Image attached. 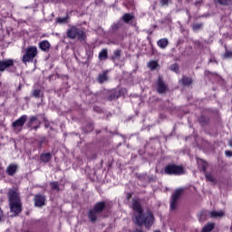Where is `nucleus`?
I'll use <instances>...</instances> for the list:
<instances>
[{
	"label": "nucleus",
	"instance_id": "7ed1b4c3",
	"mask_svg": "<svg viewBox=\"0 0 232 232\" xmlns=\"http://www.w3.org/2000/svg\"><path fill=\"white\" fill-rule=\"evenodd\" d=\"M35 55H37V47L36 46H29L25 49V53L22 57L23 63L26 64V63H30L31 61H34L35 58Z\"/></svg>",
	"mask_w": 232,
	"mask_h": 232
},
{
	"label": "nucleus",
	"instance_id": "f03ea898",
	"mask_svg": "<svg viewBox=\"0 0 232 232\" xmlns=\"http://www.w3.org/2000/svg\"><path fill=\"white\" fill-rule=\"evenodd\" d=\"M8 200L11 213H14V217L21 213V199L19 198V193L16 189H10L8 192Z\"/></svg>",
	"mask_w": 232,
	"mask_h": 232
},
{
	"label": "nucleus",
	"instance_id": "a19ab883",
	"mask_svg": "<svg viewBox=\"0 0 232 232\" xmlns=\"http://www.w3.org/2000/svg\"><path fill=\"white\" fill-rule=\"evenodd\" d=\"M228 144H229V146H231V148H232V139L229 140Z\"/></svg>",
	"mask_w": 232,
	"mask_h": 232
},
{
	"label": "nucleus",
	"instance_id": "bb28decb",
	"mask_svg": "<svg viewBox=\"0 0 232 232\" xmlns=\"http://www.w3.org/2000/svg\"><path fill=\"white\" fill-rule=\"evenodd\" d=\"M157 66H159V63L156 61H151L148 63V67L150 70H155V68H157Z\"/></svg>",
	"mask_w": 232,
	"mask_h": 232
},
{
	"label": "nucleus",
	"instance_id": "6e6552de",
	"mask_svg": "<svg viewBox=\"0 0 232 232\" xmlns=\"http://www.w3.org/2000/svg\"><path fill=\"white\" fill-rule=\"evenodd\" d=\"M156 90L158 93H164V92H166L167 90L166 83L164 82V80H162V77L160 76H159V79L157 81Z\"/></svg>",
	"mask_w": 232,
	"mask_h": 232
},
{
	"label": "nucleus",
	"instance_id": "2eb2a0df",
	"mask_svg": "<svg viewBox=\"0 0 232 232\" xmlns=\"http://www.w3.org/2000/svg\"><path fill=\"white\" fill-rule=\"evenodd\" d=\"M39 48L43 52H48L50 50V42L49 41H43L39 44Z\"/></svg>",
	"mask_w": 232,
	"mask_h": 232
},
{
	"label": "nucleus",
	"instance_id": "4c0bfd02",
	"mask_svg": "<svg viewBox=\"0 0 232 232\" xmlns=\"http://www.w3.org/2000/svg\"><path fill=\"white\" fill-rule=\"evenodd\" d=\"M3 220V210L0 208V222Z\"/></svg>",
	"mask_w": 232,
	"mask_h": 232
},
{
	"label": "nucleus",
	"instance_id": "c756f323",
	"mask_svg": "<svg viewBox=\"0 0 232 232\" xmlns=\"http://www.w3.org/2000/svg\"><path fill=\"white\" fill-rule=\"evenodd\" d=\"M51 188H52V189H56L57 191H59V183L57 181L52 182Z\"/></svg>",
	"mask_w": 232,
	"mask_h": 232
},
{
	"label": "nucleus",
	"instance_id": "a211bd4d",
	"mask_svg": "<svg viewBox=\"0 0 232 232\" xmlns=\"http://www.w3.org/2000/svg\"><path fill=\"white\" fill-rule=\"evenodd\" d=\"M51 160H52V154L51 153H45V154H42L40 156V160L42 162H44V164L50 162Z\"/></svg>",
	"mask_w": 232,
	"mask_h": 232
},
{
	"label": "nucleus",
	"instance_id": "f257e3e1",
	"mask_svg": "<svg viewBox=\"0 0 232 232\" xmlns=\"http://www.w3.org/2000/svg\"><path fill=\"white\" fill-rule=\"evenodd\" d=\"M132 209L134 211L133 220L137 226H145L147 229H150L153 226L155 221L153 214L150 211L142 212V207L137 199L132 200Z\"/></svg>",
	"mask_w": 232,
	"mask_h": 232
},
{
	"label": "nucleus",
	"instance_id": "79ce46f5",
	"mask_svg": "<svg viewBox=\"0 0 232 232\" xmlns=\"http://www.w3.org/2000/svg\"><path fill=\"white\" fill-rule=\"evenodd\" d=\"M0 173H3V169L0 167Z\"/></svg>",
	"mask_w": 232,
	"mask_h": 232
},
{
	"label": "nucleus",
	"instance_id": "cd10ccee",
	"mask_svg": "<svg viewBox=\"0 0 232 232\" xmlns=\"http://www.w3.org/2000/svg\"><path fill=\"white\" fill-rule=\"evenodd\" d=\"M121 50H115L113 53L112 61L119 59V57H121Z\"/></svg>",
	"mask_w": 232,
	"mask_h": 232
},
{
	"label": "nucleus",
	"instance_id": "0eeeda50",
	"mask_svg": "<svg viewBox=\"0 0 232 232\" xmlns=\"http://www.w3.org/2000/svg\"><path fill=\"white\" fill-rule=\"evenodd\" d=\"M34 202L35 208H43L46 206V197L44 195L36 194L34 197Z\"/></svg>",
	"mask_w": 232,
	"mask_h": 232
},
{
	"label": "nucleus",
	"instance_id": "412c9836",
	"mask_svg": "<svg viewBox=\"0 0 232 232\" xmlns=\"http://www.w3.org/2000/svg\"><path fill=\"white\" fill-rule=\"evenodd\" d=\"M97 213L95 210H90L88 214V218L91 220V222H95L97 220Z\"/></svg>",
	"mask_w": 232,
	"mask_h": 232
},
{
	"label": "nucleus",
	"instance_id": "b1692460",
	"mask_svg": "<svg viewBox=\"0 0 232 232\" xmlns=\"http://www.w3.org/2000/svg\"><path fill=\"white\" fill-rule=\"evenodd\" d=\"M181 82L184 86H189V84H191L193 81L191 80V78L184 76L181 80Z\"/></svg>",
	"mask_w": 232,
	"mask_h": 232
},
{
	"label": "nucleus",
	"instance_id": "20e7f679",
	"mask_svg": "<svg viewBox=\"0 0 232 232\" xmlns=\"http://www.w3.org/2000/svg\"><path fill=\"white\" fill-rule=\"evenodd\" d=\"M67 37L69 39H75V37H77V39H81L82 41H84V37H85L84 31L78 29L75 26H72L67 30Z\"/></svg>",
	"mask_w": 232,
	"mask_h": 232
},
{
	"label": "nucleus",
	"instance_id": "a878e982",
	"mask_svg": "<svg viewBox=\"0 0 232 232\" xmlns=\"http://www.w3.org/2000/svg\"><path fill=\"white\" fill-rule=\"evenodd\" d=\"M124 23H130V21H131V19H133V15L130 14H125L122 17Z\"/></svg>",
	"mask_w": 232,
	"mask_h": 232
},
{
	"label": "nucleus",
	"instance_id": "4468645a",
	"mask_svg": "<svg viewBox=\"0 0 232 232\" xmlns=\"http://www.w3.org/2000/svg\"><path fill=\"white\" fill-rule=\"evenodd\" d=\"M16 171H17L16 164H10L6 169L7 175H10L11 177L15 175Z\"/></svg>",
	"mask_w": 232,
	"mask_h": 232
},
{
	"label": "nucleus",
	"instance_id": "37998d69",
	"mask_svg": "<svg viewBox=\"0 0 232 232\" xmlns=\"http://www.w3.org/2000/svg\"><path fill=\"white\" fill-rule=\"evenodd\" d=\"M130 197H131V194H128V198H130Z\"/></svg>",
	"mask_w": 232,
	"mask_h": 232
},
{
	"label": "nucleus",
	"instance_id": "c85d7f7f",
	"mask_svg": "<svg viewBox=\"0 0 232 232\" xmlns=\"http://www.w3.org/2000/svg\"><path fill=\"white\" fill-rule=\"evenodd\" d=\"M170 70H171L172 72H175V73H179V64L173 63V64L170 66Z\"/></svg>",
	"mask_w": 232,
	"mask_h": 232
},
{
	"label": "nucleus",
	"instance_id": "dca6fc26",
	"mask_svg": "<svg viewBox=\"0 0 232 232\" xmlns=\"http://www.w3.org/2000/svg\"><path fill=\"white\" fill-rule=\"evenodd\" d=\"M213 229H215V223L209 222L203 227L201 232H211Z\"/></svg>",
	"mask_w": 232,
	"mask_h": 232
},
{
	"label": "nucleus",
	"instance_id": "aec40b11",
	"mask_svg": "<svg viewBox=\"0 0 232 232\" xmlns=\"http://www.w3.org/2000/svg\"><path fill=\"white\" fill-rule=\"evenodd\" d=\"M105 208V204L104 202H99L94 206V211L96 213H101L102 211V209H104Z\"/></svg>",
	"mask_w": 232,
	"mask_h": 232
},
{
	"label": "nucleus",
	"instance_id": "f704fd0d",
	"mask_svg": "<svg viewBox=\"0 0 232 232\" xmlns=\"http://www.w3.org/2000/svg\"><path fill=\"white\" fill-rule=\"evenodd\" d=\"M225 155H226V157H231L232 156V151L231 150H226Z\"/></svg>",
	"mask_w": 232,
	"mask_h": 232
},
{
	"label": "nucleus",
	"instance_id": "c9c22d12",
	"mask_svg": "<svg viewBox=\"0 0 232 232\" xmlns=\"http://www.w3.org/2000/svg\"><path fill=\"white\" fill-rule=\"evenodd\" d=\"M58 23H66V18H58Z\"/></svg>",
	"mask_w": 232,
	"mask_h": 232
},
{
	"label": "nucleus",
	"instance_id": "4be33fe9",
	"mask_svg": "<svg viewBox=\"0 0 232 232\" xmlns=\"http://www.w3.org/2000/svg\"><path fill=\"white\" fill-rule=\"evenodd\" d=\"M198 166L201 169V171H206V168L208 167V163L202 160H198Z\"/></svg>",
	"mask_w": 232,
	"mask_h": 232
},
{
	"label": "nucleus",
	"instance_id": "9d476101",
	"mask_svg": "<svg viewBox=\"0 0 232 232\" xmlns=\"http://www.w3.org/2000/svg\"><path fill=\"white\" fill-rule=\"evenodd\" d=\"M10 66H14V60L8 59L0 61V72H5V69L10 68Z\"/></svg>",
	"mask_w": 232,
	"mask_h": 232
},
{
	"label": "nucleus",
	"instance_id": "393cba45",
	"mask_svg": "<svg viewBox=\"0 0 232 232\" xmlns=\"http://www.w3.org/2000/svg\"><path fill=\"white\" fill-rule=\"evenodd\" d=\"M205 177H206V180H208V182H215V177L213 176V174L206 173Z\"/></svg>",
	"mask_w": 232,
	"mask_h": 232
},
{
	"label": "nucleus",
	"instance_id": "e433bc0d",
	"mask_svg": "<svg viewBox=\"0 0 232 232\" xmlns=\"http://www.w3.org/2000/svg\"><path fill=\"white\" fill-rule=\"evenodd\" d=\"M30 121H31V122H34V121H37V117L32 116Z\"/></svg>",
	"mask_w": 232,
	"mask_h": 232
},
{
	"label": "nucleus",
	"instance_id": "473e14b6",
	"mask_svg": "<svg viewBox=\"0 0 232 232\" xmlns=\"http://www.w3.org/2000/svg\"><path fill=\"white\" fill-rule=\"evenodd\" d=\"M34 97L36 99L39 98V95H41V91L40 90H34L33 92Z\"/></svg>",
	"mask_w": 232,
	"mask_h": 232
},
{
	"label": "nucleus",
	"instance_id": "2f4dec72",
	"mask_svg": "<svg viewBox=\"0 0 232 232\" xmlns=\"http://www.w3.org/2000/svg\"><path fill=\"white\" fill-rule=\"evenodd\" d=\"M160 3L161 6H168L171 3V0H160Z\"/></svg>",
	"mask_w": 232,
	"mask_h": 232
},
{
	"label": "nucleus",
	"instance_id": "9b49d317",
	"mask_svg": "<svg viewBox=\"0 0 232 232\" xmlns=\"http://www.w3.org/2000/svg\"><path fill=\"white\" fill-rule=\"evenodd\" d=\"M225 213L222 210L217 211V210H212L208 212V216L210 218H222L224 217Z\"/></svg>",
	"mask_w": 232,
	"mask_h": 232
},
{
	"label": "nucleus",
	"instance_id": "72a5a7b5",
	"mask_svg": "<svg viewBox=\"0 0 232 232\" xmlns=\"http://www.w3.org/2000/svg\"><path fill=\"white\" fill-rule=\"evenodd\" d=\"M202 28V24H195L193 25V30H200Z\"/></svg>",
	"mask_w": 232,
	"mask_h": 232
},
{
	"label": "nucleus",
	"instance_id": "f8f14e48",
	"mask_svg": "<svg viewBox=\"0 0 232 232\" xmlns=\"http://www.w3.org/2000/svg\"><path fill=\"white\" fill-rule=\"evenodd\" d=\"M126 93H128V91L126 89H121L118 92L111 94L109 100L113 101V99H119V97L121 95H126Z\"/></svg>",
	"mask_w": 232,
	"mask_h": 232
},
{
	"label": "nucleus",
	"instance_id": "ea45409f",
	"mask_svg": "<svg viewBox=\"0 0 232 232\" xmlns=\"http://www.w3.org/2000/svg\"><path fill=\"white\" fill-rule=\"evenodd\" d=\"M200 3H202V1H201V0H199V1H196L195 5H200Z\"/></svg>",
	"mask_w": 232,
	"mask_h": 232
},
{
	"label": "nucleus",
	"instance_id": "1a4fd4ad",
	"mask_svg": "<svg viewBox=\"0 0 232 232\" xmlns=\"http://www.w3.org/2000/svg\"><path fill=\"white\" fill-rule=\"evenodd\" d=\"M27 119H28V116L22 115L18 120L13 122V128H23Z\"/></svg>",
	"mask_w": 232,
	"mask_h": 232
},
{
	"label": "nucleus",
	"instance_id": "58836bf2",
	"mask_svg": "<svg viewBox=\"0 0 232 232\" xmlns=\"http://www.w3.org/2000/svg\"><path fill=\"white\" fill-rule=\"evenodd\" d=\"M89 128H90V130H87V131H92L93 130V126L90 125Z\"/></svg>",
	"mask_w": 232,
	"mask_h": 232
},
{
	"label": "nucleus",
	"instance_id": "39448f33",
	"mask_svg": "<svg viewBox=\"0 0 232 232\" xmlns=\"http://www.w3.org/2000/svg\"><path fill=\"white\" fill-rule=\"evenodd\" d=\"M164 171L166 175H182L184 169L178 165L169 164L165 167Z\"/></svg>",
	"mask_w": 232,
	"mask_h": 232
},
{
	"label": "nucleus",
	"instance_id": "5701e85b",
	"mask_svg": "<svg viewBox=\"0 0 232 232\" xmlns=\"http://www.w3.org/2000/svg\"><path fill=\"white\" fill-rule=\"evenodd\" d=\"M215 3L218 5H223L225 6H227L229 5H232V0H214Z\"/></svg>",
	"mask_w": 232,
	"mask_h": 232
},
{
	"label": "nucleus",
	"instance_id": "7c9ffc66",
	"mask_svg": "<svg viewBox=\"0 0 232 232\" xmlns=\"http://www.w3.org/2000/svg\"><path fill=\"white\" fill-rule=\"evenodd\" d=\"M224 59H231L232 57V52L231 51H226V53L223 55Z\"/></svg>",
	"mask_w": 232,
	"mask_h": 232
},
{
	"label": "nucleus",
	"instance_id": "ddd939ff",
	"mask_svg": "<svg viewBox=\"0 0 232 232\" xmlns=\"http://www.w3.org/2000/svg\"><path fill=\"white\" fill-rule=\"evenodd\" d=\"M108 81V71H103L102 73L98 75V82L102 84Z\"/></svg>",
	"mask_w": 232,
	"mask_h": 232
},
{
	"label": "nucleus",
	"instance_id": "f3484780",
	"mask_svg": "<svg viewBox=\"0 0 232 232\" xmlns=\"http://www.w3.org/2000/svg\"><path fill=\"white\" fill-rule=\"evenodd\" d=\"M157 44L161 48V50H164L168 46L169 41L167 38H162L157 42Z\"/></svg>",
	"mask_w": 232,
	"mask_h": 232
},
{
	"label": "nucleus",
	"instance_id": "423d86ee",
	"mask_svg": "<svg viewBox=\"0 0 232 232\" xmlns=\"http://www.w3.org/2000/svg\"><path fill=\"white\" fill-rule=\"evenodd\" d=\"M182 191H184L182 188H178L174 191L170 202L171 211L177 209V203L179 202V198H180V195H182Z\"/></svg>",
	"mask_w": 232,
	"mask_h": 232
},
{
	"label": "nucleus",
	"instance_id": "6ab92c4d",
	"mask_svg": "<svg viewBox=\"0 0 232 232\" xmlns=\"http://www.w3.org/2000/svg\"><path fill=\"white\" fill-rule=\"evenodd\" d=\"M99 59L100 61H106L108 59V50L107 49H102L100 53H99Z\"/></svg>",
	"mask_w": 232,
	"mask_h": 232
}]
</instances>
